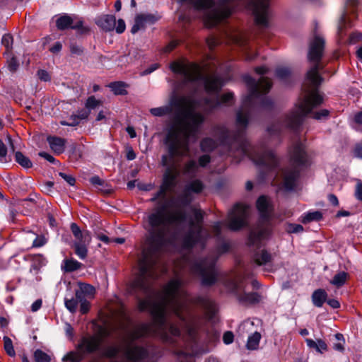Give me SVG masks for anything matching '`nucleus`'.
<instances>
[{
    "label": "nucleus",
    "mask_w": 362,
    "mask_h": 362,
    "mask_svg": "<svg viewBox=\"0 0 362 362\" xmlns=\"http://www.w3.org/2000/svg\"><path fill=\"white\" fill-rule=\"evenodd\" d=\"M260 339L261 334L258 332H255L252 335L249 336L246 344L247 349L249 350L257 349Z\"/></svg>",
    "instance_id": "28"
},
{
    "label": "nucleus",
    "mask_w": 362,
    "mask_h": 362,
    "mask_svg": "<svg viewBox=\"0 0 362 362\" xmlns=\"http://www.w3.org/2000/svg\"><path fill=\"white\" fill-rule=\"evenodd\" d=\"M206 41L207 46L211 50L214 49L219 43L218 40L214 36L207 37Z\"/></svg>",
    "instance_id": "53"
},
{
    "label": "nucleus",
    "mask_w": 362,
    "mask_h": 362,
    "mask_svg": "<svg viewBox=\"0 0 362 362\" xmlns=\"http://www.w3.org/2000/svg\"><path fill=\"white\" fill-rule=\"evenodd\" d=\"M322 219V214L319 211L308 212L301 217V222L304 224L312 221H319Z\"/></svg>",
    "instance_id": "26"
},
{
    "label": "nucleus",
    "mask_w": 362,
    "mask_h": 362,
    "mask_svg": "<svg viewBox=\"0 0 362 362\" xmlns=\"http://www.w3.org/2000/svg\"><path fill=\"white\" fill-rule=\"evenodd\" d=\"M180 105L183 110L175 117L165 139L169 156H162L161 164L166 168L171 166L169 159L173 161L175 156H183L188 153L189 139H197L199 128L205 120L202 114L194 112V100L183 98Z\"/></svg>",
    "instance_id": "4"
},
{
    "label": "nucleus",
    "mask_w": 362,
    "mask_h": 362,
    "mask_svg": "<svg viewBox=\"0 0 362 362\" xmlns=\"http://www.w3.org/2000/svg\"><path fill=\"white\" fill-rule=\"evenodd\" d=\"M229 244L223 242L218 245L216 250L206 257L195 261L191 265L192 272L201 277L202 284L205 286H212L218 280V273L216 268L218 258L229 250Z\"/></svg>",
    "instance_id": "8"
},
{
    "label": "nucleus",
    "mask_w": 362,
    "mask_h": 362,
    "mask_svg": "<svg viewBox=\"0 0 362 362\" xmlns=\"http://www.w3.org/2000/svg\"><path fill=\"white\" fill-rule=\"evenodd\" d=\"M70 228L76 240L90 241L89 233L88 231L82 232L76 223H72Z\"/></svg>",
    "instance_id": "23"
},
{
    "label": "nucleus",
    "mask_w": 362,
    "mask_h": 362,
    "mask_svg": "<svg viewBox=\"0 0 362 362\" xmlns=\"http://www.w3.org/2000/svg\"><path fill=\"white\" fill-rule=\"evenodd\" d=\"M275 74L279 80L286 83L291 76V70L288 67L279 66L276 69Z\"/></svg>",
    "instance_id": "27"
},
{
    "label": "nucleus",
    "mask_w": 362,
    "mask_h": 362,
    "mask_svg": "<svg viewBox=\"0 0 362 362\" xmlns=\"http://www.w3.org/2000/svg\"><path fill=\"white\" fill-rule=\"evenodd\" d=\"M140 15L146 25L154 24L159 19V16L152 13H141Z\"/></svg>",
    "instance_id": "42"
},
{
    "label": "nucleus",
    "mask_w": 362,
    "mask_h": 362,
    "mask_svg": "<svg viewBox=\"0 0 362 362\" xmlns=\"http://www.w3.org/2000/svg\"><path fill=\"white\" fill-rule=\"evenodd\" d=\"M71 28L78 30V33L81 35L87 34L90 32V28L83 25V21L81 20L76 21L74 24L73 23Z\"/></svg>",
    "instance_id": "39"
},
{
    "label": "nucleus",
    "mask_w": 362,
    "mask_h": 362,
    "mask_svg": "<svg viewBox=\"0 0 362 362\" xmlns=\"http://www.w3.org/2000/svg\"><path fill=\"white\" fill-rule=\"evenodd\" d=\"M329 111L325 109L320 110L313 114V117L317 120L325 119L328 117Z\"/></svg>",
    "instance_id": "47"
},
{
    "label": "nucleus",
    "mask_w": 362,
    "mask_h": 362,
    "mask_svg": "<svg viewBox=\"0 0 362 362\" xmlns=\"http://www.w3.org/2000/svg\"><path fill=\"white\" fill-rule=\"evenodd\" d=\"M204 188L202 182L199 180H196L190 182L185 189L189 190V192H193L194 193H199L202 191Z\"/></svg>",
    "instance_id": "37"
},
{
    "label": "nucleus",
    "mask_w": 362,
    "mask_h": 362,
    "mask_svg": "<svg viewBox=\"0 0 362 362\" xmlns=\"http://www.w3.org/2000/svg\"><path fill=\"white\" fill-rule=\"evenodd\" d=\"M247 208L246 206L237 204L229 212L228 227L230 230L237 231L247 225Z\"/></svg>",
    "instance_id": "13"
},
{
    "label": "nucleus",
    "mask_w": 362,
    "mask_h": 362,
    "mask_svg": "<svg viewBox=\"0 0 362 362\" xmlns=\"http://www.w3.org/2000/svg\"><path fill=\"white\" fill-rule=\"evenodd\" d=\"M81 263L74 259H67L64 260V271L71 272L81 268Z\"/></svg>",
    "instance_id": "34"
},
{
    "label": "nucleus",
    "mask_w": 362,
    "mask_h": 362,
    "mask_svg": "<svg viewBox=\"0 0 362 362\" xmlns=\"http://www.w3.org/2000/svg\"><path fill=\"white\" fill-rule=\"evenodd\" d=\"M59 175L62 178H63L71 186L74 185V184L76 182V180H75V178L72 175H67V174H66L64 173H59Z\"/></svg>",
    "instance_id": "57"
},
{
    "label": "nucleus",
    "mask_w": 362,
    "mask_h": 362,
    "mask_svg": "<svg viewBox=\"0 0 362 362\" xmlns=\"http://www.w3.org/2000/svg\"><path fill=\"white\" fill-rule=\"evenodd\" d=\"M249 93L243 100L236 113L235 132L229 131L225 126L216 125L212 129V134L219 143L228 147L230 152L237 148L243 156H248L257 165L267 173L274 170L279 163L275 154L266 146H252L244 138L245 131L248 125L252 112L257 107L270 109L273 103L265 95L270 90L272 83L268 78L262 76L258 81L246 75L243 78Z\"/></svg>",
    "instance_id": "2"
},
{
    "label": "nucleus",
    "mask_w": 362,
    "mask_h": 362,
    "mask_svg": "<svg viewBox=\"0 0 362 362\" xmlns=\"http://www.w3.org/2000/svg\"><path fill=\"white\" fill-rule=\"evenodd\" d=\"M234 335L232 332L227 331L223 334V341L226 344H230L233 341Z\"/></svg>",
    "instance_id": "58"
},
{
    "label": "nucleus",
    "mask_w": 362,
    "mask_h": 362,
    "mask_svg": "<svg viewBox=\"0 0 362 362\" xmlns=\"http://www.w3.org/2000/svg\"><path fill=\"white\" fill-rule=\"evenodd\" d=\"M170 69L176 74H180L182 77V86L192 87V93L195 94L202 85L209 94H218L221 90L223 83L222 78L218 76H203L200 68L195 64L185 65L174 62L170 64Z\"/></svg>",
    "instance_id": "5"
},
{
    "label": "nucleus",
    "mask_w": 362,
    "mask_h": 362,
    "mask_svg": "<svg viewBox=\"0 0 362 362\" xmlns=\"http://www.w3.org/2000/svg\"><path fill=\"white\" fill-rule=\"evenodd\" d=\"M115 30L117 33H122L126 28L125 23L122 19H119L117 21V25H115Z\"/></svg>",
    "instance_id": "63"
},
{
    "label": "nucleus",
    "mask_w": 362,
    "mask_h": 362,
    "mask_svg": "<svg viewBox=\"0 0 362 362\" xmlns=\"http://www.w3.org/2000/svg\"><path fill=\"white\" fill-rule=\"evenodd\" d=\"M90 241L76 240L73 243L75 254L81 259H84L87 257V246Z\"/></svg>",
    "instance_id": "20"
},
{
    "label": "nucleus",
    "mask_w": 362,
    "mask_h": 362,
    "mask_svg": "<svg viewBox=\"0 0 362 362\" xmlns=\"http://www.w3.org/2000/svg\"><path fill=\"white\" fill-rule=\"evenodd\" d=\"M73 23V19L69 16H62L59 17L56 22L57 27L59 30H65L71 28Z\"/></svg>",
    "instance_id": "31"
},
{
    "label": "nucleus",
    "mask_w": 362,
    "mask_h": 362,
    "mask_svg": "<svg viewBox=\"0 0 362 362\" xmlns=\"http://www.w3.org/2000/svg\"><path fill=\"white\" fill-rule=\"evenodd\" d=\"M95 293V288L87 284H80L79 289L76 291L75 296L76 298H92Z\"/></svg>",
    "instance_id": "19"
},
{
    "label": "nucleus",
    "mask_w": 362,
    "mask_h": 362,
    "mask_svg": "<svg viewBox=\"0 0 362 362\" xmlns=\"http://www.w3.org/2000/svg\"><path fill=\"white\" fill-rule=\"evenodd\" d=\"M360 41H362V33L358 31L353 32L350 34L348 38L347 42L349 44H356Z\"/></svg>",
    "instance_id": "46"
},
{
    "label": "nucleus",
    "mask_w": 362,
    "mask_h": 362,
    "mask_svg": "<svg viewBox=\"0 0 362 362\" xmlns=\"http://www.w3.org/2000/svg\"><path fill=\"white\" fill-rule=\"evenodd\" d=\"M10 160L11 158L7 156V147L4 142L0 140V162L6 163Z\"/></svg>",
    "instance_id": "43"
},
{
    "label": "nucleus",
    "mask_w": 362,
    "mask_h": 362,
    "mask_svg": "<svg viewBox=\"0 0 362 362\" xmlns=\"http://www.w3.org/2000/svg\"><path fill=\"white\" fill-rule=\"evenodd\" d=\"M167 192L160 187L159 190L150 199L151 202H156L159 198L165 199Z\"/></svg>",
    "instance_id": "50"
},
{
    "label": "nucleus",
    "mask_w": 362,
    "mask_h": 362,
    "mask_svg": "<svg viewBox=\"0 0 362 362\" xmlns=\"http://www.w3.org/2000/svg\"><path fill=\"white\" fill-rule=\"evenodd\" d=\"M287 230L288 233H300L303 230V227L300 224L290 223L288 226Z\"/></svg>",
    "instance_id": "54"
},
{
    "label": "nucleus",
    "mask_w": 362,
    "mask_h": 362,
    "mask_svg": "<svg viewBox=\"0 0 362 362\" xmlns=\"http://www.w3.org/2000/svg\"><path fill=\"white\" fill-rule=\"evenodd\" d=\"M358 4V0H346L345 8L339 18L337 25V36L340 43H343L346 35L345 30L352 26L351 16L355 15L356 8Z\"/></svg>",
    "instance_id": "12"
},
{
    "label": "nucleus",
    "mask_w": 362,
    "mask_h": 362,
    "mask_svg": "<svg viewBox=\"0 0 362 362\" xmlns=\"http://www.w3.org/2000/svg\"><path fill=\"white\" fill-rule=\"evenodd\" d=\"M217 146V141L209 137L203 139L200 142V148L203 152H211Z\"/></svg>",
    "instance_id": "24"
},
{
    "label": "nucleus",
    "mask_w": 362,
    "mask_h": 362,
    "mask_svg": "<svg viewBox=\"0 0 362 362\" xmlns=\"http://www.w3.org/2000/svg\"><path fill=\"white\" fill-rule=\"evenodd\" d=\"M79 300L75 298L71 299L65 298V306L72 313H75Z\"/></svg>",
    "instance_id": "41"
},
{
    "label": "nucleus",
    "mask_w": 362,
    "mask_h": 362,
    "mask_svg": "<svg viewBox=\"0 0 362 362\" xmlns=\"http://www.w3.org/2000/svg\"><path fill=\"white\" fill-rule=\"evenodd\" d=\"M177 175V169L174 164H172L170 167H168L165 169L163 177V182L160 187L166 192L172 190L176 185Z\"/></svg>",
    "instance_id": "15"
},
{
    "label": "nucleus",
    "mask_w": 362,
    "mask_h": 362,
    "mask_svg": "<svg viewBox=\"0 0 362 362\" xmlns=\"http://www.w3.org/2000/svg\"><path fill=\"white\" fill-rule=\"evenodd\" d=\"M1 43L8 52L11 50L13 45V37L10 34H5L2 37Z\"/></svg>",
    "instance_id": "45"
},
{
    "label": "nucleus",
    "mask_w": 362,
    "mask_h": 362,
    "mask_svg": "<svg viewBox=\"0 0 362 362\" xmlns=\"http://www.w3.org/2000/svg\"><path fill=\"white\" fill-rule=\"evenodd\" d=\"M18 66L19 63L18 62L16 57H13L10 60L8 61V69L11 72H16L18 69Z\"/></svg>",
    "instance_id": "49"
},
{
    "label": "nucleus",
    "mask_w": 362,
    "mask_h": 362,
    "mask_svg": "<svg viewBox=\"0 0 362 362\" xmlns=\"http://www.w3.org/2000/svg\"><path fill=\"white\" fill-rule=\"evenodd\" d=\"M95 23L104 31H112L115 28L116 18L113 15H103L96 18Z\"/></svg>",
    "instance_id": "17"
},
{
    "label": "nucleus",
    "mask_w": 362,
    "mask_h": 362,
    "mask_svg": "<svg viewBox=\"0 0 362 362\" xmlns=\"http://www.w3.org/2000/svg\"><path fill=\"white\" fill-rule=\"evenodd\" d=\"M102 103L100 100H97L94 96H90L88 98L85 104V107L87 110H89V112L90 113L91 110H95Z\"/></svg>",
    "instance_id": "36"
},
{
    "label": "nucleus",
    "mask_w": 362,
    "mask_h": 362,
    "mask_svg": "<svg viewBox=\"0 0 362 362\" xmlns=\"http://www.w3.org/2000/svg\"><path fill=\"white\" fill-rule=\"evenodd\" d=\"M348 274L345 272H340L335 274L330 281V284L337 288L341 287L346 281Z\"/></svg>",
    "instance_id": "30"
},
{
    "label": "nucleus",
    "mask_w": 362,
    "mask_h": 362,
    "mask_svg": "<svg viewBox=\"0 0 362 362\" xmlns=\"http://www.w3.org/2000/svg\"><path fill=\"white\" fill-rule=\"evenodd\" d=\"M79 302L81 303L80 305V311L82 314H85L86 313L88 310H89V308H90V303L88 302V300H87V298H81V300L80 298H77Z\"/></svg>",
    "instance_id": "48"
},
{
    "label": "nucleus",
    "mask_w": 362,
    "mask_h": 362,
    "mask_svg": "<svg viewBox=\"0 0 362 362\" xmlns=\"http://www.w3.org/2000/svg\"><path fill=\"white\" fill-rule=\"evenodd\" d=\"M192 199L191 192L185 189L177 197V210L167 213V206L160 204L148 216V246L139 260V273L132 282V292L138 300L139 311H149L153 322L136 326L126 334L124 340H138L154 331L160 334L163 340H173V337L182 334L185 340H197V326L190 305L202 308L210 319L215 315V303L206 297L190 298L180 279L170 280L161 291L153 288V281L159 277L158 253L184 230L187 214L182 208Z\"/></svg>",
    "instance_id": "1"
},
{
    "label": "nucleus",
    "mask_w": 362,
    "mask_h": 362,
    "mask_svg": "<svg viewBox=\"0 0 362 362\" xmlns=\"http://www.w3.org/2000/svg\"><path fill=\"white\" fill-rule=\"evenodd\" d=\"M102 339L99 336L83 337L76 346V351L67 353L62 358L64 362H81L86 355L100 350Z\"/></svg>",
    "instance_id": "11"
},
{
    "label": "nucleus",
    "mask_w": 362,
    "mask_h": 362,
    "mask_svg": "<svg viewBox=\"0 0 362 362\" xmlns=\"http://www.w3.org/2000/svg\"><path fill=\"white\" fill-rule=\"evenodd\" d=\"M89 115V110H87V109L85 107L84 109L78 110L77 113L74 115V117H76L77 119H85L88 118Z\"/></svg>",
    "instance_id": "56"
},
{
    "label": "nucleus",
    "mask_w": 362,
    "mask_h": 362,
    "mask_svg": "<svg viewBox=\"0 0 362 362\" xmlns=\"http://www.w3.org/2000/svg\"><path fill=\"white\" fill-rule=\"evenodd\" d=\"M310 165V160L303 144L299 141L295 143L290 151L289 165L284 168L281 174L284 188L290 191L294 189L300 173Z\"/></svg>",
    "instance_id": "7"
},
{
    "label": "nucleus",
    "mask_w": 362,
    "mask_h": 362,
    "mask_svg": "<svg viewBox=\"0 0 362 362\" xmlns=\"http://www.w3.org/2000/svg\"><path fill=\"white\" fill-rule=\"evenodd\" d=\"M233 292L238 301L244 305L257 303L261 300V296L259 293L245 292L240 284H234Z\"/></svg>",
    "instance_id": "14"
},
{
    "label": "nucleus",
    "mask_w": 362,
    "mask_h": 362,
    "mask_svg": "<svg viewBox=\"0 0 362 362\" xmlns=\"http://www.w3.org/2000/svg\"><path fill=\"white\" fill-rule=\"evenodd\" d=\"M272 256L267 250H262L255 255V262L259 266H264V270L271 272L273 270L272 264Z\"/></svg>",
    "instance_id": "16"
},
{
    "label": "nucleus",
    "mask_w": 362,
    "mask_h": 362,
    "mask_svg": "<svg viewBox=\"0 0 362 362\" xmlns=\"http://www.w3.org/2000/svg\"><path fill=\"white\" fill-rule=\"evenodd\" d=\"M47 141L51 149L57 154H60L64 151L66 140L57 136L47 137Z\"/></svg>",
    "instance_id": "18"
},
{
    "label": "nucleus",
    "mask_w": 362,
    "mask_h": 362,
    "mask_svg": "<svg viewBox=\"0 0 362 362\" xmlns=\"http://www.w3.org/2000/svg\"><path fill=\"white\" fill-rule=\"evenodd\" d=\"M146 25L142 19V16L139 14L135 17L134 24L132 27L131 33L132 34L136 33L139 30L144 29Z\"/></svg>",
    "instance_id": "35"
},
{
    "label": "nucleus",
    "mask_w": 362,
    "mask_h": 362,
    "mask_svg": "<svg viewBox=\"0 0 362 362\" xmlns=\"http://www.w3.org/2000/svg\"><path fill=\"white\" fill-rule=\"evenodd\" d=\"M46 238L43 235H37L34 240L33 247H40L43 246L46 243Z\"/></svg>",
    "instance_id": "55"
},
{
    "label": "nucleus",
    "mask_w": 362,
    "mask_h": 362,
    "mask_svg": "<svg viewBox=\"0 0 362 362\" xmlns=\"http://www.w3.org/2000/svg\"><path fill=\"white\" fill-rule=\"evenodd\" d=\"M70 51L72 54L80 56L83 54V49L81 46L76 44L71 43L70 45Z\"/></svg>",
    "instance_id": "51"
},
{
    "label": "nucleus",
    "mask_w": 362,
    "mask_h": 362,
    "mask_svg": "<svg viewBox=\"0 0 362 362\" xmlns=\"http://www.w3.org/2000/svg\"><path fill=\"white\" fill-rule=\"evenodd\" d=\"M198 167H205L211 162V156L208 154L201 156L198 160Z\"/></svg>",
    "instance_id": "52"
},
{
    "label": "nucleus",
    "mask_w": 362,
    "mask_h": 362,
    "mask_svg": "<svg viewBox=\"0 0 362 362\" xmlns=\"http://www.w3.org/2000/svg\"><path fill=\"white\" fill-rule=\"evenodd\" d=\"M334 338L337 342L333 343V349L340 353H344L345 350V339L344 335L341 333H337L334 334Z\"/></svg>",
    "instance_id": "32"
},
{
    "label": "nucleus",
    "mask_w": 362,
    "mask_h": 362,
    "mask_svg": "<svg viewBox=\"0 0 362 362\" xmlns=\"http://www.w3.org/2000/svg\"><path fill=\"white\" fill-rule=\"evenodd\" d=\"M194 220L190 218L188 221L189 230L182 240V246L185 250H191L197 244L202 247L204 246L205 238L202 227L203 214L200 210H194Z\"/></svg>",
    "instance_id": "10"
},
{
    "label": "nucleus",
    "mask_w": 362,
    "mask_h": 362,
    "mask_svg": "<svg viewBox=\"0 0 362 362\" xmlns=\"http://www.w3.org/2000/svg\"><path fill=\"white\" fill-rule=\"evenodd\" d=\"M4 349L9 356H15L16 352L13 346L12 340L8 337H4Z\"/></svg>",
    "instance_id": "38"
},
{
    "label": "nucleus",
    "mask_w": 362,
    "mask_h": 362,
    "mask_svg": "<svg viewBox=\"0 0 362 362\" xmlns=\"http://www.w3.org/2000/svg\"><path fill=\"white\" fill-rule=\"evenodd\" d=\"M305 342L310 349H315L317 352L320 354L327 351L328 349L327 344L321 339H318L316 341L311 339H306Z\"/></svg>",
    "instance_id": "21"
},
{
    "label": "nucleus",
    "mask_w": 362,
    "mask_h": 362,
    "mask_svg": "<svg viewBox=\"0 0 362 362\" xmlns=\"http://www.w3.org/2000/svg\"><path fill=\"white\" fill-rule=\"evenodd\" d=\"M16 161L24 168H30L33 163L28 157L24 156L21 152L17 151L15 153Z\"/></svg>",
    "instance_id": "33"
},
{
    "label": "nucleus",
    "mask_w": 362,
    "mask_h": 362,
    "mask_svg": "<svg viewBox=\"0 0 362 362\" xmlns=\"http://www.w3.org/2000/svg\"><path fill=\"white\" fill-rule=\"evenodd\" d=\"M198 170V164L194 160L187 161L183 168V173L187 176H195Z\"/></svg>",
    "instance_id": "29"
},
{
    "label": "nucleus",
    "mask_w": 362,
    "mask_h": 362,
    "mask_svg": "<svg viewBox=\"0 0 362 362\" xmlns=\"http://www.w3.org/2000/svg\"><path fill=\"white\" fill-rule=\"evenodd\" d=\"M325 40L314 31L309 42L308 60L311 66L307 71L305 82L302 86L303 95L300 98L293 110L282 121L271 124L267 132L270 136H278L286 128L296 130L302 124L304 117L311 110L323 103L318 88L323 81L319 71L323 69L322 59L324 54Z\"/></svg>",
    "instance_id": "3"
},
{
    "label": "nucleus",
    "mask_w": 362,
    "mask_h": 362,
    "mask_svg": "<svg viewBox=\"0 0 362 362\" xmlns=\"http://www.w3.org/2000/svg\"><path fill=\"white\" fill-rule=\"evenodd\" d=\"M183 98H186L189 100H193L195 101L196 107L194 109V112L199 107H202L204 111L206 113H210L213 110L222 107V106H230L234 103V95L231 92H228L221 95H216L214 98H205L202 100H197L194 98L192 96H182L178 100L173 102L169 105H165L159 107H154L150 110V112L152 115L156 117H162L164 115H168L172 113L173 107L172 105H174L180 108L179 112L174 116L175 117L177 114H180L182 110L183 107L180 105V100ZM173 117V119L174 120ZM173 122V121H172ZM173 123H171L172 124Z\"/></svg>",
    "instance_id": "6"
},
{
    "label": "nucleus",
    "mask_w": 362,
    "mask_h": 362,
    "mask_svg": "<svg viewBox=\"0 0 362 362\" xmlns=\"http://www.w3.org/2000/svg\"><path fill=\"white\" fill-rule=\"evenodd\" d=\"M108 87L111 89V90L115 95H125L127 94V91L126 90L127 85L124 82H122V81L112 82L108 85Z\"/></svg>",
    "instance_id": "25"
},
{
    "label": "nucleus",
    "mask_w": 362,
    "mask_h": 362,
    "mask_svg": "<svg viewBox=\"0 0 362 362\" xmlns=\"http://www.w3.org/2000/svg\"><path fill=\"white\" fill-rule=\"evenodd\" d=\"M38 155L42 157V158H44L45 159H46L47 161H49V163H57L58 161L56 160V159L50 154L46 153V152H40L38 153Z\"/></svg>",
    "instance_id": "62"
},
{
    "label": "nucleus",
    "mask_w": 362,
    "mask_h": 362,
    "mask_svg": "<svg viewBox=\"0 0 362 362\" xmlns=\"http://www.w3.org/2000/svg\"><path fill=\"white\" fill-rule=\"evenodd\" d=\"M354 156L356 158L362 159V142L355 145L354 148Z\"/></svg>",
    "instance_id": "59"
},
{
    "label": "nucleus",
    "mask_w": 362,
    "mask_h": 362,
    "mask_svg": "<svg viewBox=\"0 0 362 362\" xmlns=\"http://www.w3.org/2000/svg\"><path fill=\"white\" fill-rule=\"evenodd\" d=\"M37 76L39 78L44 81H49L50 80V76L48 72L45 70H39L37 71Z\"/></svg>",
    "instance_id": "61"
},
{
    "label": "nucleus",
    "mask_w": 362,
    "mask_h": 362,
    "mask_svg": "<svg viewBox=\"0 0 362 362\" xmlns=\"http://www.w3.org/2000/svg\"><path fill=\"white\" fill-rule=\"evenodd\" d=\"M355 196L357 199L362 201V182H361L356 185Z\"/></svg>",
    "instance_id": "64"
},
{
    "label": "nucleus",
    "mask_w": 362,
    "mask_h": 362,
    "mask_svg": "<svg viewBox=\"0 0 362 362\" xmlns=\"http://www.w3.org/2000/svg\"><path fill=\"white\" fill-rule=\"evenodd\" d=\"M90 182L95 186L103 187L105 185V181L97 175L92 177L90 179Z\"/></svg>",
    "instance_id": "60"
},
{
    "label": "nucleus",
    "mask_w": 362,
    "mask_h": 362,
    "mask_svg": "<svg viewBox=\"0 0 362 362\" xmlns=\"http://www.w3.org/2000/svg\"><path fill=\"white\" fill-rule=\"evenodd\" d=\"M119 352V349L116 346H108L104 350V355L108 358L115 357Z\"/></svg>",
    "instance_id": "44"
},
{
    "label": "nucleus",
    "mask_w": 362,
    "mask_h": 362,
    "mask_svg": "<svg viewBox=\"0 0 362 362\" xmlns=\"http://www.w3.org/2000/svg\"><path fill=\"white\" fill-rule=\"evenodd\" d=\"M34 358L36 362H50L49 356L40 349L34 352Z\"/></svg>",
    "instance_id": "40"
},
{
    "label": "nucleus",
    "mask_w": 362,
    "mask_h": 362,
    "mask_svg": "<svg viewBox=\"0 0 362 362\" xmlns=\"http://www.w3.org/2000/svg\"><path fill=\"white\" fill-rule=\"evenodd\" d=\"M327 293L324 289H317L312 295V301L315 306L320 308L327 301Z\"/></svg>",
    "instance_id": "22"
},
{
    "label": "nucleus",
    "mask_w": 362,
    "mask_h": 362,
    "mask_svg": "<svg viewBox=\"0 0 362 362\" xmlns=\"http://www.w3.org/2000/svg\"><path fill=\"white\" fill-rule=\"evenodd\" d=\"M256 206L259 213V219L257 226L250 232V245H257L259 241L268 237L271 231L270 219L273 206L270 199L265 195L260 196L257 200Z\"/></svg>",
    "instance_id": "9"
}]
</instances>
